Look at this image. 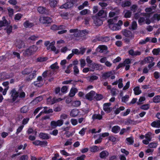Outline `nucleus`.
Returning <instances> with one entry per match:
<instances>
[{
  "mask_svg": "<svg viewBox=\"0 0 160 160\" xmlns=\"http://www.w3.org/2000/svg\"><path fill=\"white\" fill-rule=\"evenodd\" d=\"M37 49L38 48L36 46L32 45L26 49V54L28 55L31 56L34 53L37 51Z\"/></svg>",
  "mask_w": 160,
  "mask_h": 160,
  "instance_id": "obj_1",
  "label": "nucleus"
},
{
  "mask_svg": "<svg viewBox=\"0 0 160 160\" xmlns=\"http://www.w3.org/2000/svg\"><path fill=\"white\" fill-rule=\"evenodd\" d=\"M92 19L93 20V23L95 26H99L101 25L103 23V21L100 17H98L97 15L93 16Z\"/></svg>",
  "mask_w": 160,
  "mask_h": 160,
  "instance_id": "obj_2",
  "label": "nucleus"
},
{
  "mask_svg": "<svg viewBox=\"0 0 160 160\" xmlns=\"http://www.w3.org/2000/svg\"><path fill=\"white\" fill-rule=\"evenodd\" d=\"M10 93L11 94L12 100L13 102H15L19 96V92L15 88H13L11 90Z\"/></svg>",
  "mask_w": 160,
  "mask_h": 160,
  "instance_id": "obj_3",
  "label": "nucleus"
},
{
  "mask_svg": "<svg viewBox=\"0 0 160 160\" xmlns=\"http://www.w3.org/2000/svg\"><path fill=\"white\" fill-rule=\"evenodd\" d=\"M40 22L44 24H50L52 22V19L48 17H42L40 18Z\"/></svg>",
  "mask_w": 160,
  "mask_h": 160,
  "instance_id": "obj_4",
  "label": "nucleus"
},
{
  "mask_svg": "<svg viewBox=\"0 0 160 160\" xmlns=\"http://www.w3.org/2000/svg\"><path fill=\"white\" fill-rule=\"evenodd\" d=\"M119 4L123 8L130 7L131 5L130 1L120 0L119 2Z\"/></svg>",
  "mask_w": 160,
  "mask_h": 160,
  "instance_id": "obj_5",
  "label": "nucleus"
},
{
  "mask_svg": "<svg viewBox=\"0 0 160 160\" xmlns=\"http://www.w3.org/2000/svg\"><path fill=\"white\" fill-rule=\"evenodd\" d=\"M104 148L101 147H100V148L96 145H94L89 147V149L90 152L92 153H95L99 151H101Z\"/></svg>",
  "mask_w": 160,
  "mask_h": 160,
  "instance_id": "obj_6",
  "label": "nucleus"
},
{
  "mask_svg": "<svg viewBox=\"0 0 160 160\" xmlns=\"http://www.w3.org/2000/svg\"><path fill=\"white\" fill-rule=\"evenodd\" d=\"M122 33L123 35L126 37L131 38L134 37L133 35L132 32L128 30L124 29L122 30Z\"/></svg>",
  "mask_w": 160,
  "mask_h": 160,
  "instance_id": "obj_7",
  "label": "nucleus"
},
{
  "mask_svg": "<svg viewBox=\"0 0 160 160\" xmlns=\"http://www.w3.org/2000/svg\"><path fill=\"white\" fill-rule=\"evenodd\" d=\"M37 10L38 12L41 14H46L48 15L49 14L48 10L46 8L40 6L38 7Z\"/></svg>",
  "mask_w": 160,
  "mask_h": 160,
  "instance_id": "obj_8",
  "label": "nucleus"
},
{
  "mask_svg": "<svg viewBox=\"0 0 160 160\" xmlns=\"http://www.w3.org/2000/svg\"><path fill=\"white\" fill-rule=\"evenodd\" d=\"M108 49L107 47L105 45H99L96 49L97 52L103 53L106 51Z\"/></svg>",
  "mask_w": 160,
  "mask_h": 160,
  "instance_id": "obj_9",
  "label": "nucleus"
},
{
  "mask_svg": "<svg viewBox=\"0 0 160 160\" xmlns=\"http://www.w3.org/2000/svg\"><path fill=\"white\" fill-rule=\"evenodd\" d=\"M2 20H1V28L2 27L8 26L10 24L11 22L9 21H8L6 19L5 16L2 18Z\"/></svg>",
  "mask_w": 160,
  "mask_h": 160,
  "instance_id": "obj_10",
  "label": "nucleus"
},
{
  "mask_svg": "<svg viewBox=\"0 0 160 160\" xmlns=\"http://www.w3.org/2000/svg\"><path fill=\"white\" fill-rule=\"evenodd\" d=\"M96 15L101 18H105L107 17V13L103 10H101L99 11Z\"/></svg>",
  "mask_w": 160,
  "mask_h": 160,
  "instance_id": "obj_11",
  "label": "nucleus"
},
{
  "mask_svg": "<svg viewBox=\"0 0 160 160\" xmlns=\"http://www.w3.org/2000/svg\"><path fill=\"white\" fill-rule=\"evenodd\" d=\"M95 92L92 90L90 91L85 95L86 98L89 100L92 101L93 99V97L94 95Z\"/></svg>",
  "mask_w": 160,
  "mask_h": 160,
  "instance_id": "obj_12",
  "label": "nucleus"
},
{
  "mask_svg": "<svg viewBox=\"0 0 160 160\" xmlns=\"http://www.w3.org/2000/svg\"><path fill=\"white\" fill-rule=\"evenodd\" d=\"M111 105V103H105L103 104V110L107 113H110L111 111V109L109 106Z\"/></svg>",
  "mask_w": 160,
  "mask_h": 160,
  "instance_id": "obj_13",
  "label": "nucleus"
},
{
  "mask_svg": "<svg viewBox=\"0 0 160 160\" xmlns=\"http://www.w3.org/2000/svg\"><path fill=\"white\" fill-rule=\"evenodd\" d=\"M73 6V4L70 2H68L61 6L60 7V8L61 9H67L70 8Z\"/></svg>",
  "mask_w": 160,
  "mask_h": 160,
  "instance_id": "obj_14",
  "label": "nucleus"
},
{
  "mask_svg": "<svg viewBox=\"0 0 160 160\" xmlns=\"http://www.w3.org/2000/svg\"><path fill=\"white\" fill-rule=\"evenodd\" d=\"M88 66L92 68L93 69L92 70L94 71V70H99L100 68V67L101 66V65L99 64L92 63V64L88 65Z\"/></svg>",
  "mask_w": 160,
  "mask_h": 160,
  "instance_id": "obj_15",
  "label": "nucleus"
},
{
  "mask_svg": "<svg viewBox=\"0 0 160 160\" xmlns=\"http://www.w3.org/2000/svg\"><path fill=\"white\" fill-rule=\"evenodd\" d=\"M109 155L108 152L106 150L102 151L99 154V157L101 159H105Z\"/></svg>",
  "mask_w": 160,
  "mask_h": 160,
  "instance_id": "obj_16",
  "label": "nucleus"
},
{
  "mask_svg": "<svg viewBox=\"0 0 160 160\" xmlns=\"http://www.w3.org/2000/svg\"><path fill=\"white\" fill-rule=\"evenodd\" d=\"M79 112L80 111L78 109H73L71 111L70 115L71 116L74 117L78 115Z\"/></svg>",
  "mask_w": 160,
  "mask_h": 160,
  "instance_id": "obj_17",
  "label": "nucleus"
},
{
  "mask_svg": "<svg viewBox=\"0 0 160 160\" xmlns=\"http://www.w3.org/2000/svg\"><path fill=\"white\" fill-rule=\"evenodd\" d=\"M36 71L34 70L33 73L30 74L29 76L26 77V80L27 81L29 82L34 78L36 75Z\"/></svg>",
  "mask_w": 160,
  "mask_h": 160,
  "instance_id": "obj_18",
  "label": "nucleus"
},
{
  "mask_svg": "<svg viewBox=\"0 0 160 160\" xmlns=\"http://www.w3.org/2000/svg\"><path fill=\"white\" fill-rule=\"evenodd\" d=\"M34 25V24L33 22H30L28 20H26L23 23V26L26 28H31Z\"/></svg>",
  "mask_w": 160,
  "mask_h": 160,
  "instance_id": "obj_19",
  "label": "nucleus"
},
{
  "mask_svg": "<svg viewBox=\"0 0 160 160\" xmlns=\"http://www.w3.org/2000/svg\"><path fill=\"white\" fill-rule=\"evenodd\" d=\"M39 137L43 139H48L50 137L48 134L43 132H40L39 134Z\"/></svg>",
  "mask_w": 160,
  "mask_h": 160,
  "instance_id": "obj_20",
  "label": "nucleus"
},
{
  "mask_svg": "<svg viewBox=\"0 0 160 160\" xmlns=\"http://www.w3.org/2000/svg\"><path fill=\"white\" fill-rule=\"evenodd\" d=\"M120 127L119 126L116 125L112 127L111 131L114 133H117L120 131Z\"/></svg>",
  "mask_w": 160,
  "mask_h": 160,
  "instance_id": "obj_21",
  "label": "nucleus"
},
{
  "mask_svg": "<svg viewBox=\"0 0 160 160\" xmlns=\"http://www.w3.org/2000/svg\"><path fill=\"white\" fill-rule=\"evenodd\" d=\"M92 119L93 120L95 119H98V120H101L102 118V115H100V114H93L92 116Z\"/></svg>",
  "mask_w": 160,
  "mask_h": 160,
  "instance_id": "obj_22",
  "label": "nucleus"
},
{
  "mask_svg": "<svg viewBox=\"0 0 160 160\" xmlns=\"http://www.w3.org/2000/svg\"><path fill=\"white\" fill-rule=\"evenodd\" d=\"M4 30L6 31V32L8 35H9L12 32V27L11 25H9L8 26L4 28Z\"/></svg>",
  "mask_w": 160,
  "mask_h": 160,
  "instance_id": "obj_23",
  "label": "nucleus"
},
{
  "mask_svg": "<svg viewBox=\"0 0 160 160\" xmlns=\"http://www.w3.org/2000/svg\"><path fill=\"white\" fill-rule=\"evenodd\" d=\"M137 22L135 21L132 22L131 26H129V29L133 30H136L137 29Z\"/></svg>",
  "mask_w": 160,
  "mask_h": 160,
  "instance_id": "obj_24",
  "label": "nucleus"
},
{
  "mask_svg": "<svg viewBox=\"0 0 160 160\" xmlns=\"http://www.w3.org/2000/svg\"><path fill=\"white\" fill-rule=\"evenodd\" d=\"M112 74V71H109L104 73L102 75V77H104V78L106 79L110 77Z\"/></svg>",
  "mask_w": 160,
  "mask_h": 160,
  "instance_id": "obj_25",
  "label": "nucleus"
},
{
  "mask_svg": "<svg viewBox=\"0 0 160 160\" xmlns=\"http://www.w3.org/2000/svg\"><path fill=\"white\" fill-rule=\"evenodd\" d=\"M134 94L135 95H138L142 92L140 90V88L139 86H137L133 89Z\"/></svg>",
  "mask_w": 160,
  "mask_h": 160,
  "instance_id": "obj_26",
  "label": "nucleus"
},
{
  "mask_svg": "<svg viewBox=\"0 0 160 160\" xmlns=\"http://www.w3.org/2000/svg\"><path fill=\"white\" fill-rule=\"evenodd\" d=\"M112 30L117 31L121 29V27L118 24H113L111 28H110Z\"/></svg>",
  "mask_w": 160,
  "mask_h": 160,
  "instance_id": "obj_27",
  "label": "nucleus"
},
{
  "mask_svg": "<svg viewBox=\"0 0 160 160\" xmlns=\"http://www.w3.org/2000/svg\"><path fill=\"white\" fill-rule=\"evenodd\" d=\"M49 4L51 7H55L57 4V0H50Z\"/></svg>",
  "mask_w": 160,
  "mask_h": 160,
  "instance_id": "obj_28",
  "label": "nucleus"
},
{
  "mask_svg": "<svg viewBox=\"0 0 160 160\" xmlns=\"http://www.w3.org/2000/svg\"><path fill=\"white\" fill-rule=\"evenodd\" d=\"M150 40V37L146 38L145 40L142 39L139 42V44L143 45L146 44L148 42H149Z\"/></svg>",
  "mask_w": 160,
  "mask_h": 160,
  "instance_id": "obj_29",
  "label": "nucleus"
},
{
  "mask_svg": "<svg viewBox=\"0 0 160 160\" xmlns=\"http://www.w3.org/2000/svg\"><path fill=\"white\" fill-rule=\"evenodd\" d=\"M28 110V107L27 106H24L21 108L20 111L21 113H26Z\"/></svg>",
  "mask_w": 160,
  "mask_h": 160,
  "instance_id": "obj_30",
  "label": "nucleus"
},
{
  "mask_svg": "<svg viewBox=\"0 0 160 160\" xmlns=\"http://www.w3.org/2000/svg\"><path fill=\"white\" fill-rule=\"evenodd\" d=\"M144 60L147 63H151L153 62L154 59L152 57H148L145 58L144 59Z\"/></svg>",
  "mask_w": 160,
  "mask_h": 160,
  "instance_id": "obj_31",
  "label": "nucleus"
},
{
  "mask_svg": "<svg viewBox=\"0 0 160 160\" xmlns=\"http://www.w3.org/2000/svg\"><path fill=\"white\" fill-rule=\"evenodd\" d=\"M78 92V90L76 88H72L70 91L71 97H73Z\"/></svg>",
  "mask_w": 160,
  "mask_h": 160,
  "instance_id": "obj_32",
  "label": "nucleus"
},
{
  "mask_svg": "<svg viewBox=\"0 0 160 160\" xmlns=\"http://www.w3.org/2000/svg\"><path fill=\"white\" fill-rule=\"evenodd\" d=\"M158 145V142H153L149 143L148 145V147L150 148H156Z\"/></svg>",
  "mask_w": 160,
  "mask_h": 160,
  "instance_id": "obj_33",
  "label": "nucleus"
},
{
  "mask_svg": "<svg viewBox=\"0 0 160 160\" xmlns=\"http://www.w3.org/2000/svg\"><path fill=\"white\" fill-rule=\"evenodd\" d=\"M152 133L151 132H148L145 135V138L149 140V141H151V140Z\"/></svg>",
  "mask_w": 160,
  "mask_h": 160,
  "instance_id": "obj_34",
  "label": "nucleus"
},
{
  "mask_svg": "<svg viewBox=\"0 0 160 160\" xmlns=\"http://www.w3.org/2000/svg\"><path fill=\"white\" fill-rule=\"evenodd\" d=\"M126 139L128 142L127 144L129 145H132L134 143V139L132 137L128 138Z\"/></svg>",
  "mask_w": 160,
  "mask_h": 160,
  "instance_id": "obj_35",
  "label": "nucleus"
},
{
  "mask_svg": "<svg viewBox=\"0 0 160 160\" xmlns=\"http://www.w3.org/2000/svg\"><path fill=\"white\" fill-rule=\"evenodd\" d=\"M160 48H158L154 49L152 51V53L154 55H158L160 54Z\"/></svg>",
  "mask_w": 160,
  "mask_h": 160,
  "instance_id": "obj_36",
  "label": "nucleus"
},
{
  "mask_svg": "<svg viewBox=\"0 0 160 160\" xmlns=\"http://www.w3.org/2000/svg\"><path fill=\"white\" fill-rule=\"evenodd\" d=\"M103 98V96L100 94L96 93L94 97V98L97 101H99L102 99Z\"/></svg>",
  "mask_w": 160,
  "mask_h": 160,
  "instance_id": "obj_37",
  "label": "nucleus"
},
{
  "mask_svg": "<svg viewBox=\"0 0 160 160\" xmlns=\"http://www.w3.org/2000/svg\"><path fill=\"white\" fill-rule=\"evenodd\" d=\"M153 101L154 102L157 103L160 102V96L157 95L155 96L153 98Z\"/></svg>",
  "mask_w": 160,
  "mask_h": 160,
  "instance_id": "obj_38",
  "label": "nucleus"
},
{
  "mask_svg": "<svg viewBox=\"0 0 160 160\" xmlns=\"http://www.w3.org/2000/svg\"><path fill=\"white\" fill-rule=\"evenodd\" d=\"M32 72V70L29 68H25L22 72V74L23 75L28 74Z\"/></svg>",
  "mask_w": 160,
  "mask_h": 160,
  "instance_id": "obj_39",
  "label": "nucleus"
},
{
  "mask_svg": "<svg viewBox=\"0 0 160 160\" xmlns=\"http://www.w3.org/2000/svg\"><path fill=\"white\" fill-rule=\"evenodd\" d=\"M58 63L56 62L54 64H52L50 66V68L52 69H58L59 68V67L58 66Z\"/></svg>",
  "mask_w": 160,
  "mask_h": 160,
  "instance_id": "obj_40",
  "label": "nucleus"
},
{
  "mask_svg": "<svg viewBox=\"0 0 160 160\" xmlns=\"http://www.w3.org/2000/svg\"><path fill=\"white\" fill-rule=\"evenodd\" d=\"M8 14L9 16L10 17H12L13 15L14 10L12 8H8Z\"/></svg>",
  "mask_w": 160,
  "mask_h": 160,
  "instance_id": "obj_41",
  "label": "nucleus"
},
{
  "mask_svg": "<svg viewBox=\"0 0 160 160\" xmlns=\"http://www.w3.org/2000/svg\"><path fill=\"white\" fill-rule=\"evenodd\" d=\"M126 123L128 125L129 124L132 125L136 124L135 122L134 121V120L130 119L127 120L126 122Z\"/></svg>",
  "mask_w": 160,
  "mask_h": 160,
  "instance_id": "obj_42",
  "label": "nucleus"
},
{
  "mask_svg": "<svg viewBox=\"0 0 160 160\" xmlns=\"http://www.w3.org/2000/svg\"><path fill=\"white\" fill-rule=\"evenodd\" d=\"M72 81H73L75 83L77 82V81L76 80H73L70 79L69 80H66L63 81L62 82V83L63 84H71V82Z\"/></svg>",
  "mask_w": 160,
  "mask_h": 160,
  "instance_id": "obj_43",
  "label": "nucleus"
},
{
  "mask_svg": "<svg viewBox=\"0 0 160 160\" xmlns=\"http://www.w3.org/2000/svg\"><path fill=\"white\" fill-rule=\"evenodd\" d=\"M22 14L21 13H18L15 15L14 19L15 20H19L22 17Z\"/></svg>",
  "mask_w": 160,
  "mask_h": 160,
  "instance_id": "obj_44",
  "label": "nucleus"
},
{
  "mask_svg": "<svg viewBox=\"0 0 160 160\" xmlns=\"http://www.w3.org/2000/svg\"><path fill=\"white\" fill-rule=\"evenodd\" d=\"M74 74L75 75H77L79 73V70L77 66H74L73 67Z\"/></svg>",
  "mask_w": 160,
  "mask_h": 160,
  "instance_id": "obj_45",
  "label": "nucleus"
},
{
  "mask_svg": "<svg viewBox=\"0 0 160 160\" xmlns=\"http://www.w3.org/2000/svg\"><path fill=\"white\" fill-rule=\"evenodd\" d=\"M74 36L75 37H81L83 36V35H82V33L81 31L77 32L74 34Z\"/></svg>",
  "mask_w": 160,
  "mask_h": 160,
  "instance_id": "obj_46",
  "label": "nucleus"
},
{
  "mask_svg": "<svg viewBox=\"0 0 160 160\" xmlns=\"http://www.w3.org/2000/svg\"><path fill=\"white\" fill-rule=\"evenodd\" d=\"M150 108V105L149 104H146L142 105L140 108L142 110H147Z\"/></svg>",
  "mask_w": 160,
  "mask_h": 160,
  "instance_id": "obj_47",
  "label": "nucleus"
},
{
  "mask_svg": "<svg viewBox=\"0 0 160 160\" xmlns=\"http://www.w3.org/2000/svg\"><path fill=\"white\" fill-rule=\"evenodd\" d=\"M24 44V42L22 41L19 40L18 42L17 46L19 49L21 48Z\"/></svg>",
  "mask_w": 160,
  "mask_h": 160,
  "instance_id": "obj_48",
  "label": "nucleus"
},
{
  "mask_svg": "<svg viewBox=\"0 0 160 160\" xmlns=\"http://www.w3.org/2000/svg\"><path fill=\"white\" fill-rule=\"evenodd\" d=\"M132 12L129 10H127L125 13L124 17L125 18H130L131 16Z\"/></svg>",
  "mask_w": 160,
  "mask_h": 160,
  "instance_id": "obj_49",
  "label": "nucleus"
},
{
  "mask_svg": "<svg viewBox=\"0 0 160 160\" xmlns=\"http://www.w3.org/2000/svg\"><path fill=\"white\" fill-rule=\"evenodd\" d=\"M87 129V128H82L79 132V133L80 134L81 136H84L85 134Z\"/></svg>",
  "mask_w": 160,
  "mask_h": 160,
  "instance_id": "obj_50",
  "label": "nucleus"
},
{
  "mask_svg": "<svg viewBox=\"0 0 160 160\" xmlns=\"http://www.w3.org/2000/svg\"><path fill=\"white\" fill-rule=\"evenodd\" d=\"M48 142L46 141H40V146L45 147L48 145Z\"/></svg>",
  "mask_w": 160,
  "mask_h": 160,
  "instance_id": "obj_51",
  "label": "nucleus"
},
{
  "mask_svg": "<svg viewBox=\"0 0 160 160\" xmlns=\"http://www.w3.org/2000/svg\"><path fill=\"white\" fill-rule=\"evenodd\" d=\"M91 19V18L90 17H88L84 19V23L85 25H89V21Z\"/></svg>",
  "mask_w": 160,
  "mask_h": 160,
  "instance_id": "obj_52",
  "label": "nucleus"
},
{
  "mask_svg": "<svg viewBox=\"0 0 160 160\" xmlns=\"http://www.w3.org/2000/svg\"><path fill=\"white\" fill-rule=\"evenodd\" d=\"M129 97L128 95H126L125 96L122 97V102L126 103L128 100Z\"/></svg>",
  "mask_w": 160,
  "mask_h": 160,
  "instance_id": "obj_53",
  "label": "nucleus"
},
{
  "mask_svg": "<svg viewBox=\"0 0 160 160\" xmlns=\"http://www.w3.org/2000/svg\"><path fill=\"white\" fill-rule=\"evenodd\" d=\"M57 124L56 121H52L51 122L50 125L52 128H55L58 126Z\"/></svg>",
  "mask_w": 160,
  "mask_h": 160,
  "instance_id": "obj_54",
  "label": "nucleus"
},
{
  "mask_svg": "<svg viewBox=\"0 0 160 160\" xmlns=\"http://www.w3.org/2000/svg\"><path fill=\"white\" fill-rule=\"evenodd\" d=\"M47 58L46 57L42 58L41 57H38L37 59V60L38 62H42L46 61Z\"/></svg>",
  "mask_w": 160,
  "mask_h": 160,
  "instance_id": "obj_55",
  "label": "nucleus"
},
{
  "mask_svg": "<svg viewBox=\"0 0 160 160\" xmlns=\"http://www.w3.org/2000/svg\"><path fill=\"white\" fill-rule=\"evenodd\" d=\"M23 127V125H21L18 128L16 132V135H18L22 130Z\"/></svg>",
  "mask_w": 160,
  "mask_h": 160,
  "instance_id": "obj_56",
  "label": "nucleus"
},
{
  "mask_svg": "<svg viewBox=\"0 0 160 160\" xmlns=\"http://www.w3.org/2000/svg\"><path fill=\"white\" fill-rule=\"evenodd\" d=\"M42 108V107H40L37 108L33 112L34 115L35 116L37 114L39 111Z\"/></svg>",
  "mask_w": 160,
  "mask_h": 160,
  "instance_id": "obj_57",
  "label": "nucleus"
},
{
  "mask_svg": "<svg viewBox=\"0 0 160 160\" xmlns=\"http://www.w3.org/2000/svg\"><path fill=\"white\" fill-rule=\"evenodd\" d=\"M116 138L113 136H110L108 137L109 141H111L112 142H114L116 141Z\"/></svg>",
  "mask_w": 160,
  "mask_h": 160,
  "instance_id": "obj_58",
  "label": "nucleus"
},
{
  "mask_svg": "<svg viewBox=\"0 0 160 160\" xmlns=\"http://www.w3.org/2000/svg\"><path fill=\"white\" fill-rule=\"evenodd\" d=\"M72 53L74 54L79 55V51L77 48L73 49L72 50Z\"/></svg>",
  "mask_w": 160,
  "mask_h": 160,
  "instance_id": "obj_59",
  "label": "nucleus"
},
{
  "mask_svg": "<svg viewBox=\"0 0 160 160\" xmlns=\"http://www.w3.org/2000/svg\"><path fill=\"white\" fill-rule=\"evenodd\" d=\"M110 40L109 37L108 36L102 37V42H107Z\"/></svg>",
  "mask_w": 160,
  "mask_h": 160,
  "instance_id": "obj_60",
  "label": "nucleus"
},
{
  "mask_svg": "<svg viewBox=\"0 0 160 160\" xmlns=\"http://www.w3.org/2000/svg\"><path fill=\"white\" fill-rule=\"evenodd\" d=\"M68 87L66 86H63L61 88V91L62 93H66L68 90Z\"/></svg>",
  "mask_w": 160,
  "mask_h": 160,
  "instance_id": "obj_61",
  "label": "nucleus"
},
{
  "mask_svg": "<svg viewBox=\"0 0 160 160\" xmlns=\"http://www.w3.org/2000/svg\"><path fill=\"white\" fill-rule=\"evenodd\" d=\"M28 156L27 155H23L20 156L19 160H28Z\"/></svg>",
  "mask_w": 160,
  "mask_h": 160,
  "instance_id": "obj_62",
  "label": "nucleus"
},
{
  "mask_svg": "<svg viewBox=\"0 0 160 160\" xmlns=\"http://www.w3.org/2000/svg\"><path fill=\"white\" fill-rule=\"evenodd\" d=\"M153 18L154 20H160V14H155L153 15Z\"/></svg>",
  "mask_w": 160,
  "mask_h": 160,
  "instance_id": "obj_63",
  "label": "nucleus"
},
{
  "mask_svg": "<svg viewBox=\"0 0 160 160\" xmlns=\"http://www.w3.org/2000/svg\"><path fill=\"white\" fill-rule=\"evenodd\" d=\"M86 158V156L85 155L83 154L81 156L77 157L76 158L77 160H85L84 159Z\"/></svg>",
  "mask_w": 160,
  "mask_h": 160,
  "instance_id": "obj_64",
  "label": "nucleus"
}]
</instances>
